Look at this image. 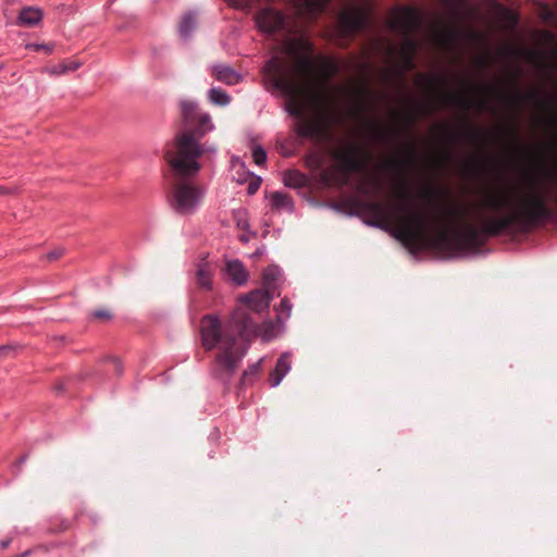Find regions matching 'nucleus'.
Returning a JSON list of instances; mask_svg holds the SVG:
<instances>
[{"instance_id": "7ed1b4c3", "label": "nucleus", "mask_w": 557, "mask_h": 557, "mask_svg": "<svg viewBox=\"0 0 557 557\" xmlns=\"http://www.w3.org/2000/svg\"><path fill=\"white\" fill-rule=\"evenodd\" d=\"M261 83L264 90L272 96L285 99L284 111L298 120L295 133L300 138L319 137L324 133L319 123L301 122L305 115V100L319 103L323 99V90L319 85L302 86L295 81L296 71L278 54H273L262 65Z\"/></svg>"}, {"instance_id": "bb28decb", "label": "nucleus", "mask_w": 557, "mask_h": 557, "mask_svg": "<svg viewBox=\"0 0 557 557\" xmlns=\"http://www.w3.org/2000/svg\"><path fill=\"white\" fill-rule=\"evenodd\" d=\"M292 309H293V304L290 302V300L287 297L282 298V300L280 302V307L277 309L278 310L277 319L280 321L289 319L290 314H292Z\"/></svg>"}, {"instance_id": "a18cd8bd", "label": "nucleus", "mask_w": 557, "mask_h": 557, "mask_svg": "<svg viewBox=\"0 0 557 557\" xmlns=\"http://www.w3.org/2000/svg\"><path fill=\"white\" fill-rule=\"evenodd\" d=\"M114 361H115V363H116V371H117L119 373H121V371H122V370H121V364H120L119 360H117V359H114Z\"/></svg>"}, {"instance_id": "0eeeda50", "label": "nucleus", "mask_w": 557, "mask_h": 557, "mask_svg": "<svg viewBox=\"0 0 557 557\" xmlns=\"http://www.w3.org/2000/svg\"><path fill=\"white\" fill-rule=\"evenodd\" d=\"M360 151L357 145L348 143L342 152L334 154L339 171L344 174L366 172L367 162L360 157Z\"/></svg>"}, {"instance_id": "8fccbe9b", "label": "nucleus", "mask_w": 557, "mask_h": 557, "mask_svg": "<svg viewBox=\"0 0 557 557\" xmlns=\"http://www.w3.org/2000/svg\"><path fill=\"white\" fill-rule=\"evenodd\" d=\"M332 66H333V72L336 71V65L332 63Z\"/></svg>"}, {"instance_id": "6e6552de", "label": "nucleus", "mask_w": 557, "mask_h": 557, "mask_svg": "<svg viewBox=\"0 0 557 557\" xmlns=\"http://www.w3.org/2000/svg\"><path fill=\"white\" fill-rule=\"evenodd\" d=\"M369 14L361 8L345 11L338 16V26L344 36H354L369 26Z\"/></svg>"}, {"instance_id": "a878e982", "label": "nucleus", "mask_w": 557, "mask_h": 557, "mask_svg": "<svg viewBox=\"0 0 557 557\" xmlns=\"http://www.w3.org/2000/svg\"><path fill=\"white\" fill-rule=\"evenodd\" d=\"M494 163V159L491 156L483 154L479 158L473 159L467 164V169L473 173H481L487 163Z\"/></svg>"}, {"instance_id": "c756f323", "label": "nucleus", "mask_w": 557, "mask_h": 557, "mask_svg": "<svg viewBox=\"0 0 557 557\" xmlns=\"http://www.w3.org/2000/svg\"><path fill=\"white\" fill-rule=\"evenodd\" d=\"M26 49L34 50V51L44 50L47 54H50L54 50V45L53 44L30 42V44L26 45Z\"/></svg>"}, {"instance_id": "39448f33", "label": "nucleus", "mask_w": 557, "mask_h": 557, "mask_svg": "<svg viewBox=\"0 0 557 557\" xmlns=\"http://www.w3.org/2000/svg\"><path fill=\"white\" fill-rule=\"evenodd\" d=\"M207 189L191 183L176 184L169 197L171 209L181 215H191L200 208Z\"/></svg>"}, {"instance_id": "37998d69", "label": "nucleus", "mask_w": 557, "mask_h": 557, "mask_svg": "<svg viewBox=\"0 0 557 557\" xmlns=\"http://www.w3.org/2000/svg\"><path fill=\"white\" fill-rule=\"evenodd\" d=\"M26 459H27V456H26V455L21 456V457L18 458V460L16 461V466H17V467H21V466L26 461Z\"/></svg>"}, {"instance_id": "f704fd0d", "label": "nucleus", "mask_w": 557, "mask_h": 557, "mask_svg": "<svg viewBox=\"0 0 557 557\" xmlns=\"http://www.w3.org/2000/svg\"><path fill=\"white\" fill-rule=\"evenodd\" d=\"M502 12L504 17L510 20L512 24H516L518 22V16L508 8H502Z\"/></svg>"}, {"instance_id": "c03bdc74", "label": "nucleus", "mask_w": 557, "mask_h": 557, "mask_svg": "<svg viewBox=\"0 0 557 557\" xmlns=\"http://www.w3.org/2000/svg\"><path fill=\"white\" fill-rule=\"evenodd\" d=\"M8 193H9V189L7 187L0 185V195H5Z\"/></svg>"}, {"instance_id": "2f4dec72", "label": "nucleus", "mask_w": 557, "mask_h": 557, "mask_svg": "<svg viewBox=\"0 0 557 557\" xmlns=\"http://www.w3.org/2000/svg\"><path fill=\"white\" fill-rule=\"evenodd\" d=\"M226 3L232 5L233 8L240 10H248L251 8L255 0H224Z\"/></svg>"}, {"instance_id": "f257e3e1", "label": "nucleus", "mask_w": 557, "mask_h": 557, "mask_svg": "<svg viewBox=\"0 0 557 557\" xmlns=\"http://www.w3.org/2000/svg\"><path fill=\"white\" fill-rule=\"evenodd\" d=\"M359 216L364 224L384 231L389 230L391 213L400 216L405 230L394 233L409 252L417 257L421 248L417 238H426L431 248L445 259H463L484 256L483 247L490 238L509 233L527 234L557 220V210L548 207L542 194H534L516 210H510V201L500 195H488L481 202L476 220L479 225H465L458 230H446L434 216L417 209L411 197L406 194L399 202L387 206L381 201L360 200L356 202Z\"/></svg>"}, {"instance_id": "9b49d317", "label": "nucleus", "mask_w": 557, "mask_h": 557, "mask_svg": "<svg viewBox=\"0 0 557 557\" xmlns=\"http://www.w3.org/2000/svg\"><path fill=\"white\" fill-rule=\"evenodd\" d=\"M292 354L288 351L283 352L276 360L275 368L270 372L269 384L271 387H277L286 374L292 369Z\"/></svg>"}, {"instance_id": "7c9ffc66", "label": "nucleus", "mask_w": 557, "mask_h": 557, "mask_svg": "<svg viewBox=\"0 0 557 557\" xmlns=\"http://www.w3.org/2000/svg\"><path fill=\"white\" fill-rule=\"evenodd\" d=\"M467 136L471 141L479 143L486 136V133L481 128H470L467 131Z\"/></svg>"}, {"instance_id": "ea45409f", "label": "nucleus", "mask_w": 557, "mask_h": 557, "mask_svg": "<svg viewBox=\"0 0 557 557\" xmlns=\"http://www.w3.org/2000/svg\"><path fill=\"white\" fill-rule=\"evenodd\" d=\"M12 350H13V348L9 345L0 346V358L5 357Z\"/></svg>"}, {"instance_id": "4be33fe9", "label": "nucleus", "mask_w": 557, "mask_h": 557, "mask_svg": "<svg viewBox=\"0 0 557 557\" xmlns=\"http://www.w3.org/2000/svg\"><path fill=\"white\" fill-rule=\"evenodd\" d=\"M262 360L263 358L259 359L257 362L250 364L246 370H244L238 384L240 389L251 386L256 382L261 369Z\"/></svg>"}, {"instance_id": "cd10ccee", "label": "nucleus", "mask_w": 557, "mask_h": 557, "mask_svg": "<svg viewBox=\"0 0 557 557\" xmlns=\"http://www.w3.org/2000/svg\"><path fill=\"white\" fill-rule=\"evenodd\" d=\"M401 135H403V133L400 129L392 128V129L380 132L379 138H380V140L385 141V143H395L398 139H400Z\"/></svg>"}, {"instance_id": "4468645a", "label": "nucleus", "mask_w": 557, "mask_h": 557, "mask_svg": "<svg viewBox=\"0 0 557 557\" xmlns=\"http://www.w3.org/2000/svg\"><path fill=\"white\" fill-rule=\"evenodd\" d=\"M416 164H417V154L412 149H410L406 157L396 158V159L388 161L384 165V170L387 172H395V173H398L400 176H404L407 173V171L414 168Z\"/></svg>"}, {"instance_id": "473e14b6", "label": "nucleus", "mask_w": 557, "mask_h": 557, "mask_svg": "<svg viewBox=\"0 0 557 557\" xmlns=\"http://www.w3.org/2000/svg\"><path fill=\"white\" fill-rule=\"evenodd\" d=\"M262 178L258 175L253 174V177L250 180L247 186V194L253 195L258 191L261 186Z\"/></svg>"}, {"instance_id": "f3484780", "label": "nucleus", "mask_w": 557, "mask_h": 557, "mask_svg": "<svg viewBox=\"0 0 557 557\" xmlns=\"http://www.w3.org/2000/svg\"><path fill=\"white\" fill-rule=\"evenodd\" d=\"M446 101L449 106L457 107L461 110H470L474 106L479 109H485L487 107L486 101H474L461 92H451L446 97Z\"/></svg>"}, {"instance_id": "a211bd4d", "label": "nucleus", "mask_w": 557, "mask_h": 557, "mask_svg": "<svg viewBox=\"0 0 557 557\" xmlns=\"http://www.w3.org/2000/svg\"><path fill=\"white\" fill-rule=\"evenodd\" d=\"M181 116L184 128L196 123L197 116L200 114L199 106L194 100H182L180 102Z\"/></svg>"}, {"instance_id": "49530a36", "label": "nucleus", "mask_w": 557, "mask_h": 557, "mask_svg": "<svg viewBox=\"0 0 557 557\" xmlns=\"http://www.w3.org/2000/svg\"><path fill=\"white\" fill-rule=\"evenodd\" d=\"M408 123H409L410 125H412V124L414 123V116L409 115V116H408Z\"/></svg>"}, {"instance_id": "dca6fc26", "label": "nucleus", "mask_w": 557, "mask_h": 557, "mask_svg": "<svg viewBox=\"0 0 557 557\" xmlns=\"http://www.w3.org/2000/svg\"><path fill=\"white\" fill-rule=\"evenodd\" d=\"M44 17L41 9L36 7H25L17 15V24L21 26L34 27L37 26Z\"/></svg>"}, {"instance_id": "a19ab883", "label": "nucleus", "mask_w": 557, "mask_h": 557, "mask_svg": "<svg viewBox=\"0 0 557 557\" xmlns=\"http://www.w3.org/2000/svg\"><path fill=\"white\" fill-rule=\"evenodd\" d=\"M380 188H381V185L379 183H375V190L373 191V194L377 193L380 190ZM363 193L367 195L372 194V191L369 188H363Z\"/></svg>"}, {"instance_id": "412c9836", "label": "nucleus", "mask_w": 557, "mask_h": 557, "mask_svg": "<svg viewBox=\"0 0 557 557\" xmlns=\"http://www.w3.org/2000/svg\"><path fill=\"white\" fill-rule=\"evenodd\" d=\"M213 272L208 262H200L197 264L196 282L199 288L205 290L212 289Z\"/></svg>"}, {"instance_id": "c85d7f7f", "label": "nucleus", "mask_w": 557, "mask_h": 557, "mask_svg": "<svg viewBox=\"0 0 557 557\" xmlns=\"http://www.w3.org/2000/svg\"><path fill=\"white\" fill-rule=\"evenodd\" d=\"M251 154H252L253 162L257 165L260 166V165L265 164V162H267V151L264 150V148L262 146H260V145L253 146Z\"/></svg>"}, {"instance_id": "e433bc0d", "label": "nucleus", "mask_w": 557, "mask_h": 557, "mask_svg": "<svg viewBox=\"0 0 557 557\" xmlns=\"http://www.w3.org/2000/svg\"><path fill=\"white\" fill-rule=\"evenodd\" d=\"M62 255H63V249L51 250L47 253V259L55 260V259L60 258Z\"/></svg>"}, {"instance_id": "6ab92c4d", "label": "nucleus", "mask_w": 557, "mask_h": 557, "mask_svg": "<svg viewBox=\"0 0 557 557\" xmlns=\"http://www.w3.org/2000/svg\"><path fill=\"white\" fill-rule=\"evenodd\" d=\"M283 183L289 188H304L308 185V176L299 170H286L283 174Z\"/></svg>"}, {"instance_id": "f03ea898", "label": "nucleus", "mask_w": 557, "mask_h": 557, "mask_svg": "<svg viewBox=\"0 0 557 557\" xmlns=\"http://www.w3.org/2000/svg\"><path fill=\"white\" fill-rule=\"evenodd\" d=\"M274 293L258 288L242 296L243 306L237 307L223 327L216 314H206L200 323L201 344L207 351L218 349L210 374L213 379L230 387L234 374L250 347V338L257 334V322L251 313L268 311Z\"/></svg>"}, {"instance_id": "ddd939ff", "label": "nucleus", "mask_w": 557, "mask_h": 557, "mask_svg": "<svg viewBox=\"0 0 557 557\" xmlns=\"http://www.w3.org/2000/svg\"><path fill=\"white\" fill-rule=\"evenodd\" d=\"M224 272L227 278L236 286H243L248 282V272L239 259L228 260Z\"/></svg>"}, {"instance_id": "b1692460", "label": "nucleus", "mask_w": 557, "mask_h": 557, "mask_svg": "<svg viewBox=\"0 0 557 557\" xmlns=\"http://www.w3.org/2000/svg\"><path fill=\"white\" fill-rule=\"evenodd\" d=\"M513 96L518 102H529L537 106H544L547 101V96L536 90L522 92L517 89L515 90Z\"/></svg>"}, {"instance_id": "5701e85b", "label": "nucleus", "mask_w": 557, "mask_h": 557, "mask_svg": "<svg viewBox=\"0 0 557 557\" xmlns=\"http://www.w3.org/2000/svg\"><path fill=\"white\" fill-rule=\"evenodd\" d=\"M196 26H197V20H196L195 13H193V12L185 13L182 16V20H181L180 26H178L180 36L185 40L189 39L191 37L193 32L195 30Z\"/></svg>"}, {"instance_id": "393cba45", "label": "nucleus", "mask_w": 557, "mask_h": 557, "mask_svg": "<svg viewBox=\"0 0 557 557\" xmlns=\"http://www.w3.org/2000/svg\"><path fill=\"white\" fill-rule=\"evenodd\" d=\"M209 101L219 107H226L231 103V96L220 87H212L208 90Z\"/></svg>"}, {"instance_id": "aec40b11", "label": "nucleus", "mask_w": 557, "mask_h": 557, "mask_svg": "<svg viewBox=\"0 0 557 557\" xmlns=\"http://www.w3.org/2000/svg\"><path fill=\"white\" fill-rule=\"evenodd\" d=\"M270 205L274 210H286L289 213L295 210L292 197L284 191L272 193L270 196Z\"/></svg>"}, {"instance_id": "1a4fd4ad", "label": "nucleus", "mask_w": 557, "mask_h": 557, "mask_svg": "<svg viewBox=\"0 0 557 557\" xmlns=\"http://www.w3.org/2000/svg\"><path fill=\"white\" fill-rule=\"evenodd\" d=\"M255 22L261 33L273 35L285 27L286 17L282 11L267 7L256 14Z\"/></svg>"}, {"instance_id": "423d86ee", "label": "nucleus", "mask_w": 557, "mask_h": 557, "mask_svg": "<svg viewBox=\"0 0 557 557\" xmlns=\"http://www.w3.org/2000/svg\"><path fill=\"white\" fill-rule=\"evenodd\" d=\"M283 52L297 60L298 73H310L313 70V59L308 53L312 50V46L309 41L300 39H288L284 41Z\"/></svg>"}, {"instance_id": "c9c22d12", "label": "nucleus", "mask_w": 557, "mask_h": 557, "mask_svg": "<svg viewBox=\"0 0 557 557\" xmlns=\"http://www.w3.org/2000/svg\"><path fill=\"white\" fill-rule=\"evenodd\" d=\"M330 0H311V7L314 10L322 11L327 5Z\"/></svg>"}, {"instance_id": "9d476101", "label": "nucleus", "mask_w": 557, "mask_h": 557, "mask_svg": "<svg viewBox=\"0 0 557 557\" xmlns=\"http://www.w3.org/2000/svg\"><path fill=\"white\" fill-rule=\"evenodd\" d=\"M292 354L288 351L283 352L276 360L275 368L270 372L269 384L271 387H277L286 374L292 369Z\"/></svg>"}, {"instance_id": "72a5a7b5", "label": "nucleus", "mask_w": 557, "mask_h": 557, "mask_svg": "<svg viewBox=\"0 0 557 557\" xmlns=\"http://www.w3.org/2000/svg\"><path fill=\"white\" fill-rule=\"evenodd\" d=\"M91 315H92V318H96V319H106V320H110L112 318V314L110 313V311H108L106 309L95 310V311H92Z\"/></svg>"}, {"instance_id": "79ce46f5", "label": "nucleus", "mask_w": 557, "mask_h": 557, "mask_svg": "<svg viewBox=\"0 0 557 557\" xmlns=\"http://www.w3.org/2000/svg\"><path fill=\"white\" fill-rule=\"evenodd\" d=\"M10 544H11V540H10V539H8V540H2V541L0 542V547H1L2 549H5L7 547H9V545H10Z\"/></svg>"}, {"instance_id": "de8ad7c7", "label": "nucleus", "mask_w": 557, "mask_h": 557, "mask_svg": "<svg viewBox=\"0 0 557 557\" xmlns=\"http://www.w3.org/2000/svg\"><path fill=\"white\" fill-rule=\"evenodd\" d=\"M510 136H511V137H512V139H515V140H517V139H518V137H517L516 133H513L512 131H510Z\"/></svg>"}, {"instance_id": "2eb2a0df", "label": "nucleus", "mask_w": 557, "mask_h": 557, "mask_svg": "<svg viewBox=\"0 0 557 557\" xmlns=\"http://www.w3.org/2000/svg\"><path fill=\"white\" fill-rule=\"evenodd\" d=\"M212 72L216 81L228 86L237 85L243 81V75L228 65L214 64Z\"/></svg>"}, {"instance_id": "09e8293b", "label": "nucleus", "mask_w": 557, "mask_h": 557, "mask_svg": "<svg viewBox=\"0 0 557 557\" xmlns=\"http://www.w3.org/2000/svg\"><path fill=\"white\" fill-rule=\"evenodd\" d=\"M30 554V550H25L22 556H28Z\"/></svg>"}, {"instance_id": "58836bf2", "label": "nucleus", "mask_w": 557, "mask_h": 557, "mask_svg": "<svg viewBox=\"0 0 557 557\" xmlns=\"http://www.w3.org/2000/svg\"><path fill=\"white\" fill-rule=\"evenodd\" d=\"M51 72H52L53 74H64V73H67V69H66V66H65V65H63V63H62V64H59V65L54 66V67L51 70Z\"/></svg>"}, {"instance_id": "20e7f679", "label": "nucleus", "mask_w": 557, "mask_h": 557, "mask_svg": "<svg viewBox=\"0 0 557 557\" xmlns=\"http://www.w3.org/2000/svg\"><path fill=\"white\" fill-rule=\"evenodd\" d=\"M214 129L211 115L200 112L196 123L176 133L165 146L164 159L181 177H194L201 169V158L213 161L216 157V146L200 144V140Z\"/></svg>"}, {"instance_id": "4c0bfd02", "label": "nucleus", "mask_w": 557, "mask_h": 557, "mask_svg": "<svg viewBox=\"0 0 557 557\" xmlns=\"http://www.w3.org/2000/svg\"><path fill=\"white\" fill-rule=\"evenodd\" d=\"M63 65L66 66L67 72H73V71H76L81 66V63L76 62V61H69L66 63H63Z\"/></svg>"}, {"instance_id": "f8f14e48", "label": "nucleus", "mask_w": 557, "mask_h": 557, "mask_svg": "<svg viewBox=\"0 0 557 557\" xmlns=\"http://www.w3.org/2000/svg\"><path fill=\"white\" fill-rule=\"evenodd\" d=\"M283 276V271L278 265H268L262 273V288L269 290L274 296H280V282Z\"/></svg>"}]
</instances>
